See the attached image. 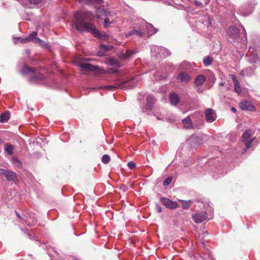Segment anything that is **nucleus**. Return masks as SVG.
Listing matches in <instances>:
<instances>
[{
    "mask_svg": "<svg viewBox=\"0 0 260 260\" xmlns=\"http://www.w3.org/2000/svg\"><path fill=\"white\" fill-rule=\"evenodd\" d=\"M127 81H121L119 83H116L113 85L103 86L101 88L106 89L107 90H114L118 88H124L123 86L126 84Z\"/></svg>",
    "mask_w": 260,
    "mask_h": 260,
    "instance_id": "obj_7",
    "label": "nucleus"
},
{
    "mask_svg": "<svg viewBox=\"0 0 260 260\" xmlns=\"http://www.w3.org/2000/svg\"><path fill=\"white\" fill-rule=\"evenodd\" d=\"M43 0H29V2L31 5H38L42 2Z\"/></svg>",
    "mask_w": 260,
    "mask_h": 260,
    "instance_id": "obj_33",
    "label": "nucleus"
},
{
    "mask_svg": "<svg viewBox=\"0 0 260 260\" xmlns=\"http://www.w3.org/2000/svg\"><path fill=\"white\" fill-rule=\"evenodd\" d=\"M103 0H85L87 5H90L93 4H101L103 3Z\"/></svg>",
    "mask_w": 260,
    "mask_h": 260,
    "instance_id": "obj_24",
    "label": "nucleus"
},
{
    "mask_svg": "<svg viewBox=\"0 0 260 260\" xmlns=\"http://www.w3.org/2000/svg\"><path fill=\"white\" fill-rule=\"evenodd\" d=\"M180 202L182 203V207L184 209H188L190 206V201H186L184 200H179Z\"/></svg>",
    "mask_w": 260,
    "mask_h": 260,
    "instance_id": "obj_27",
    "label": "nucleus"
},
{
    "mask_svg": "<svg viewBox=\"0 0 260 260\" xmlns=\"http://www.w3.org/2000/svg\"><path fill=\"white\" fill-rule=\"evenodd\" d=\"M228 34L230 39L236 40L238 38L239 34V30L236 26H231L228 30Z\"/></svg>",
    "mask_w": 260,
    "mask_h": 260,
    "instance_id": "obj_10",
    "label": "nucleus"
},
{
    "mask_svg": "<svg viewBox=\"0 0 260 260\" xmlns=\"http://www.w3.org/2000/svg\"><path fill=\"white\" fill-rule=\"evenodd\" d=\"M145 34V30L143 28V26L139 27L138 29H133L132 30L129 31L125 34L126 38H128L132 35H137L139 37H142Z\"/></svg>",
    "mask_w": 260,
    "mask_h": 260,
    "instance_id": "obj_9",
    "label": "nucleus"
},
{
    "mask_svg": "<svg viewBox=\"0 0 260 260\" xmlns=\"http://www.w3.org/2000/svg\"><path fill=\"white\" fill-rule=\"evenodd\" d=\"M240 107L243 110L254 111L255 107L254 105L248 101H243L240 103Z\"/></svg>",
    "mask_w": 260,
    "mask_h": 260,
    "instance_id": "obj_8",
    "label": "nucleus"
},
{
    "mask_svg": "<svg viewBox=\"0 0 260 260\" xmlns=\"http://www.w3.org/2000/svg\"><path fill=\"white\" fill-rule=\"evenodd\" d=\"M110 24V20L108 18L106 17L104 19V27H107Z\"/></svg>",
    "mask_w": 260,
    "mask_h": 260,
    "instance_id": "obj_38",
    "label": "nucleus"
},
{
    "mask_svg": "<svg viewBox=\"0 0 260 260\" xmlns=\"http://www.w3.org/2000/svg\"><path fill=\"white\" fill-rule=\"evenodd\" d=\"M15 212L18 218H19L21 220H25V221L26 219L22 217V216H21V215L18 212H17L16 211H15Z\"/></svg>",
    "mask_w": 260,
    "mask_h": 260,
    "instance_id": "obj_40",
    "label": "nucleus"
},
{
    "mask_svg": "<svg viewBox=\"0 0 260 260\" xmlns=\"http://www.w3.org/2000/svg\"><path fill=\"white\" fill-rule=\"evenodd\" d=\"M100 12H102V13H105V11L104 10V9H99L98 10V12H97V16H98V17H99V18H100V15L99 14V13H100Z\"/></svg>",
    "mask_w": 260,
    "mask_h": 260,
    "instance_id": "obj_43",
    "label": "nucleus"
},
{
    "mask_svg": "<svg viewBox=\"0 0 260 260\" xmlns=\"http://www.w3.org/2000/svg\"><path fill=\"white\" fill-rule=\"evenodd\" d=\"M109 64L111 66H115L116 67H119L120 65L119 63L116 60L114 59H110L109 60Z\"/></svg>",
    "mask_w": 260,
    "mask_h": 260,
    "instance_id": "obj_30",
    "label": "nucleus"
},
{
    "mask_svg": "<svg viewBox=\"0 0 260 260\" xmlns=\"http://www.w3.org/2000/svg\"><path fill=\"white\" fill-rule=\"evenodd\" d=\"M19 40H20V42L22 43H28L30 41L28 37H26V38H23V39H22L21 38H18Z\"/></svg>",
    "mask_w": 260,
    "mask_h": 260,
    "instance_id": "obj_37",
    "label": "nucleus"
},
{
    "mask_svg": "<svg viewBox=\"0 0 260 260\" xmlns=\"http://www.w3.org/2000/svg\"><path fill=\"white\" fill-rule=\"evenodd\" d=\"M182 123L185 128H190L192 126V121L189 117L183 119Z\"/></svg>",
    "mask_w": 260,
    "mask_h": 260,
    "instance_id": "obj_20",
    "label": "nucleus"
},
{
    "mask_svg": "<svg viewBox=\"0 0 260 260\" xmlns=\"http://www.w3.org/2000/svg\"><path fill=\"white\" fill-rule=\"evenodd\" d=\"M172 178L171 177H169L168 178H167L166 179H165L163 182V185L164 186H167L169 184H170L172 181Z\"/></svg>",
    "mask_w": 260,
    "mask_h": 260,
    "instance_id": "obj_34",
    "label": "nucleus"
},
{
    "mask_svg": "<svg viewBox=\"0 0 260 260\" xmlns=\"http://www.w3.org/2000/svg\"><path fill=\"white\" fill-rule=\"evenodd\" d=\"M169 100L172 105H176L179 103V98L177 93H173L170 95Z\"/></svg>",
    "mask_w": 260,
    "mask_h": 260,
    "instance_id": "obj_16",
    "label": "nucleus"
},
{
    "mask_svg": "<svg viewBox=\"0 0 260 260\" xmlns=\"http://www.w3.org/2000/svg\"><path fill=\"white\" fill-rule=\"evenodd\" d=\"M224 83H225L224 82H220L219 83V86H222L224 85Z\"/></svg>",
    "mask_w": 260,
    "mask_h": 260,
    "instance_id": "obj_48",
    "label": "nucleus"
},
{
    "mask_svg": "<svg viewBox=\"0 0 260 260\" xmlns=\"http://www.w3.org/2000/svg\"><path fill=\"white\" fill-rule=\"evenodd\" d=\"M35 69L34 68H29L28 67L25 66L22 69V72L24 74H29L30 73H33L35 71Z\"/></svg>",
    "mask_w": 260,
    "mask_h": 260,
    "instance_id": "obj_26",
    "label": "nucleus"
},
{
    "mask_svg": "<svg viewBox=\"0 0 260 260\" xmlns=\"http://www.w3.org/2000/svg\"><path fill=\"white\" fill-rule=\"evenodd\" d=\"M74 17L76 19L75 27L78 30L87 31L92 33L95 37H101L100 31L92 24L85 22L86 20H91L93 19V15L90 12H77Z\"/></svg>",
    "mask_w": 260,
    "mask_h": 260,
    "instance_id": "obj_1",
    "label": "nucleus"
},
{
    "mask_svg": "<svg viewBox=\"0 0 260 260\" xmlns=\"http://www.w3.org/2000/svg\"><path fill=\"white\" fill-rule=\"evenodd\" d=\"M3 143V140L1 138H0V145L2 144Z\"/></svg>",
    "mask_w": 260,
    "mask_h": 260,
    "instance_id": "obj_51",
    "label": "nucleus"
},
{
    "mask_svg": "<svg viewBox=\"0 0 260 260\" xmlns=\"http://www.w3.org/2000/svg\"><path fill=\"white\" fill-rule=\"evenodd\" d=\"M234 91L239 94L241 92V88L240 84V82L238 81L234 83Z\"/></svg>",
    "mask_w": 260,
    "mask_h": 260,
    "instance_id": "obj_23",
    "label": "nucleus"
},
{
    "mask_svg": "<svg viewBox=\"0 0 260 260\" xmlns=\"http://www.w3.org/2000/svg\"><path fill=\"white\" fill-rule=\"evenodd\" d=\"M110 160V157L109 155L105 154L103 156L102 160V162L105 164H108Z\"/></svg>",
    "mask_w": 260,
    "mask_h": 260,
    "instance_id": "obj_29",
    "label": "nucleus"
},
{
    "mask_svg": "<svg viewBox=\"0 0 260 260\" xmlns=\"http://www.w3.org/2000/svg\"><path fill=\"white\" fill-rule=\"evenodd\" d=\"M136 164L133 161H129L127 164V166L130 169H133L136 167Z\"/></svg>",
    "mask_w": 260,
    "mask_h": 260,
    "instance_id": "obj_36",
    "label": "nucleus"
},
{
    "mask_svg": "<svg viewBox=\"0 0 260 260\" xmlns=\"http://www.w3.org/2000/svg\"><path fill=\"white\" fill-rule=\"evenodd\" d=\"M160 201L167 208L170 209H175L178 207L176 202L172 201L166 198H161Z\"/></svg>",
    "mask_w": 260,
    "mask_h": 260,
    "instance_id": "obj_4",
    "label": "nucleus"
},
{
    "mask_svg": "<svg viewBox=\"0 0 260 260\" xmlns=\"http://www.w3.org/2000/svg\"><path fill=\"white\" fill-rule=\"evenodd\" d=\"M206 119L208 122H212L216 118V115L211 109H208L205 111Z\"/></svg>",
    "mask_w": 260,
    "mask_h": 260,
    "instance_id": "obj_11",
    "label": "nucleus"
},
{
    "mask_svg": "<svg viewBox=\"0 0 260 260\" xmlns=\"http://www.w3.org/2000/svg\"><path fill=\"white\" fill-rule=\"evenodd\" d=\"M11 161L14 165H15L16 167L18 168H20L22 166L21 161L17 157H12Z\"/></svg>",
    "mask_w": 260,
    "mask_h": 260,
    "instance_id": "obj_22",
    "label": "nucleus"
},
{
    "mask_svg": "<svg viewBox=\"0 0 260 260\" xmlns=\"http://www.w3.org/2000/svg\"><path fill=\"white\" fill-rule=\"evenodd\" d=\"M212 60V58L209 56L205 57L203 60L204 65L206 67L209 66L211 64Z\"/></svg>",
    "mask_w": 260,
    "mask_h": 260,
    "instance_id": "obj_25",
    "label": "nucleus"
},
{
    "mask_svg": "<svg viewBox=\"0 0 260 260\" xmlns=\"http://www.w3.org/2000/svg\"><path fill=\"white\" fill-rule=\"evenodd\" d=\"M230 77L233 79V83H235V82L238 81V80H237L236 77L234 75L231 74L230 75Z\"/></svg>",
    "mask_w": 260,
    "mask_h": 260,
    "instance_id": "obj_41",
    "label": "nucleus"
},
{
    "mask_svg": "<svg viewBox=\"0 0 260 260\" xmlns=\"http://www.w3.org/2000/svg\"><path fill=\"white\" fill-rule=\"evenodd\" d=\"M205 76L203 75H198L196 77V78L194 81V83L197 86H199L200 85H202L204 83V82H205Z\"/></svg>",
    "mask_w": 260,
    "mask_h": 260,
    "instance_id": "obj_17",
    "label": "nucleus"
},
{
    "mask_svg": "<svg viewBox=\"0 0 260 260\" xmlns=\"http://www.w3.org/2000/svg\"><path fill=\"white\" fill-rule=\"evenodd\" d=\"M37 32L36 31H33L29 35V36L28 37L30 41H32L34 40V39H36V40H40V39L38 38H37Z\"/></svg>",
    "mask_w": 260,
    "mask_h": 260,
    "instance_id": "obj_28",
    "label": "nucleus"
},
{
    "mask_svg": "<svg viewBox=\"0 0 260 260\" xmlns=\"http://www.w3.org/2000/svg\"><path fill=\"white\" fill-rule=\"evenodd\" d=\"M247 71H248V69H245V70H242V71L241 72L240 74H241V75H244L245 74H246V75H247Z\"/></svg>",
    "mask_w": 260,
    "mask_h": 260,
    "instance_id": "obj_44",
    "label": "nucleus"
},
{
    "mask_svg": "<svg viewBox=\"0 0 260 260\" xmlns=\"http://www.w3.org/2000/svg\"><path fill=\"white\" fill-rule=\"evenodd\" d=\"M209 0H207V1L205 2V4H206V5H207V4H209Z\"/></svg>",
    "mask_w": 260,
    "mask_h": 260,
    "instance_id": "obj_50",
    "label": "nucleus"
},
{
    "mask_svg": "<svg viewBox=\"0 0 260 260\" xmlns=\"http://www.w3.org/2000/svg\"><path fill=\"white\" fill-rule=\"evenodd\" d=\"M25 221L27 225L32 226L36 225L37 222V220L35 217V215L34 214H31L26 217Z\"/></svg>",
    "mask_w": 260,
    "mask_h": 260,
    "instance_id": "obj_14",
    "label": "nucleus"
},
{
    "mask_svg": "<svg viewBox=\"0 0 260 260\" xmlns=\"http://www.w3.org/2000/svg\"><path fill=\"white\" fill-rule=\"evenodd\" d=\"M112 46L109 45H106L104 44H102L100 45V48L102 50H104L106 51L109 50L110 49V48H111Z\"/></svg>",
    "mask_w": 260,
    "mask_h": 260,
    "instance_id": "obj_35",
    "label": "nucleus"
},
{
    "mask_svg": "<svg viewBox=\"0 0 260 260\" xmlns=\"http://www.w3.org/2000/svg\"><path fill=\"white\" fill-rule=\"evenodd\" d=\"M155 102L154 97L152 95H149L147 98V103L146 105V109L149 111L152 109V107Z\"/></svg>",
    "mask_w": 260,
    "mask_h": 260,
    "instance_id": "obj_15",
    "label": "nucleus"
},
{
    "mask_svg": "<svg viewBox=\"0 0 260 260\" xmlns=\"http://www.w3.org/2000/svg\"><path fill=\"white\" fill-rule=\"evenodd\" d=\"M10 118V112L6 111L0 114V122H5Z\"/></svg>",
    "mask_w": 260,
    "mask_h": 260,
    "instance_id": "obj_19",
    "label": "nucleus"
},
{
    "mask_svg": "<svg viewBox=\"0 0 260 260\" xmlns=\"http://www.w3.org/2000/svg\"><path fill=\"white\" fill-rule=\"evenodd\" d=\"M136 53V52L134 50H128L126 51V54L125 58H128L131 56L133 54Z\"/></svg>",
    "mask_w": 260,
    "mask_h": 260,
    "instance_id": "obj_32",
    "label": "nucleus"
},
{
    "mask_svg": "<svg viewBox=\"0 0 260 260\" xmlns=\"http://www.w3.org/2000/svg\"><path fill=\"white\" fill-rule=\"evenodd\" d=\"M206 215V212L199 211L192 215V219L196 223H201L207 219Z\"/></svg>",
    "mask_w": 260,
    "mask_h": 260,
    "instance_id": "obj_6",
    "label": "nucleus"
},
{
    "mask_svg": "<svg viewBox=\"0 0 260 260\" xmlns=\"http://www.w3.org/2000/svg\"><path fill=\"white\" fill-rule=\"evenodd\" d=\"M205 19L206 20V23L204 24L208 28L209 26H211L212 24V20L208 16H206Z\"/></svg>",
    "mask_w": 260,
    "mask_h": 260,
    "instance_id": "obj_31",
    "label": "nucleus"
},
{
    "mask_svg": "<svg viewBox=\"0 0 260 260\" xmlns=\"http://www.w3.org/2000/svg\"><path fill=\"white\" fill-rule=\"evenodd\" d=\"M258 56H257V54H254L252 55V59H251L250 60V61L251 62H256L257 60H258Z\"/></svg>",
    "mask_w": 260,
    "mask_h": 260,
    "instance_id": "obj_39",
    "label": "nucleus"
},
{
    "mask_svg": "<svg viewBox=\"0 0 260 260\" xmlns=\"http://www.w3.org/2000/svg\"><path fill=\"white\" fill-rule=\"evenodd\" d=\"M143 28L145 30V33L148 35H152L156 32V30L153 26V25L150 23H146V22H143Z\"/></svg>",
    "mask_w": 260,
    "mask_h": 260,
    "instance_id": "obj_12",
    "label": "nucleus"
},
{
    "mask_svg": "<svg viewBox=\"0 0 260 260\" xmlns=\"http://www.w3.org/2000/svg\"><path fill=\"white\" fill-rule=\"evenodd\" d=\"M0 175L4 176L9 181L15 182L17 179V174L8 170L0 169Z\"/></svg>",
    "mask_w": 260,
    "mask_h": 260,
    "instance_id": "obj_3",
    "label": "nucleus"
},
{
    "mask_svg": "<svg viewBox=\"0 0 260 260\" xmlns=\"http://www.w3.org/2000/svg\"><path fill=\"white\" fill-rule=\"evenodd\" d=\"M194 4L197 6H200L201 5V3L200 2H199L198 1H195L194 2Z\"/></svg>",
    "mask_w": 260,
    "mask_h": 260,
    "instance_id": "obj_45",
    "label": "nucleus"
},
{
    "mask_svg": "<svg viewBox=\"0 0 260 260\" xmlns=\"http://www.w3.org/2000/svg\"><path fill=\"white\" fill-rule=\"evenodd\" d=\"M191 79V76L184 72H180L176 78L177 81L179 83H187L189 82Z\"/></svg>",
    "mask_w": 260,
    "mask_h": 260,
    "instance_id": "obj_5",
    "label": "nucleus"
},
{
    "mask_svg": "<svg viewBox=\"0 0 260 260\" xmlns=\"http://www.w3.org/2000/svg\"><path fill=\"white\" fill-rule=\"evenodd\" d=\"M156 208L157 211L159 213H160V212H161L162 211V208H161V207L160 206V205H158V204H156Z\"/></svg>",
    "mask_w": 260,
    "mask_h": 260,
    "instance_id": "obj_42",
    "label": "nucleus"
},
{
    "mask_svg": "<svg viewBox=\"0 0 260 260\" xmlns=\"http://www.w3.org/2000/svg\"><path fill=\"white\" fill-rule=\"evenodd\" d=\"M232 110L234 112H236V108H234V107H233V108H232Z\"/></svg>",
    "mask_w": 260,
    "mask_h": 260,
    "instance_id": "obj_49",
    "label": "nucleus"
},
{
    "mask_svg": "<svg viewBox=\"0 0 260 260\" xmlns=\"http://www.w3.org/2000/svg\"><path fill=\"white\" fill-rule=\"evenodd\" d=\"M82 70L89 71H95L96 70V67L92 66L88 63H81L77 64Z\"/></svg>",
    "mask_w": 260,
    "mask_h": 260,
    "instance_id": "obj_13",
    "label": "nucleus"
},
{
    "mask_svg": "<svg viewBox=\"0 0 260 260\" xmlns=\"http://www.w3.org/2000/svg\"><path fill=\"white\" fill-rule=\"evenodd\" d=\"M156 48L159 51V53H161L164 57L168 56L171 54L169 50L165 48L157 47Z\"/></svg>",
    "mask_w": 260,
    "mask_h": 260,
    "instance_id": "obj_18",
    "label": "nucleus"
},
{
    "mask_svg": "<svg viewBox=\"0 0 260 260\" xmlns=\"http://www.w3.org/2000/svg\"><path fill=\"white\" fill-rule=\"evenodd\" d=\"M199 139V137H194V136H192L190 138L191 140H194V139Z\"/></svg>",
    "mask_w": 260,
    "mask_h": 260,
    "instance_id": "obj_46",
    "label": "nucleus"
},
{
    "mask_svg": "<svg viewBox=\"0 0 260 260\" xmlns=\"http://www.w3.org/2000/svg\"><path fill=\"white\" fill-rule=\"evenodd\" d=\"M14 146L10 145L8 143H6L5 145V150L9 155H12L14 150Z\"/></svg>",
    "mask_w": 260,
    "mask_h": 260,
    "instance_id": "obj_21",
    "label": "nucleus"
},
{
    "mask_svg": "<svg viewBox=\"0 0 260 260\" xmlns=\"http://www.w3.org/2000/svg\"><path fill=\"white\" fill-rule=\"evenodd\" d=\"M250 131L249 129L246 130L242 136V142L245 144L246 147L243 149L242 153H245L246 150L251 147V144L253 143L254 138H250L251 135L250 134Z\"/></svg>",
    "mask_w": 260,
    "mask_h": 260,
    "instance_id": "obj_2",
    "label": "nucleus"
},
{
    "mask_svg": "<svg viewBox=\"0 0 260 260\" xmlns=\"http://www.w3.org/2000/svg\"><path fill=\"white\" fill-rule=\"evenodd\" d=\"M41 76H42V75H39V77H38L37 78H41Z\"/></svg>",
    "mask_w": 260,
    "mask_h": 260,
    "instance_id": "obj_52",
    "label": "nucleus"
},
{
    "mask_svg": "<svg viewBox=\"0 0 260 260\" xmlns=\"http://www.w3.org/2000/svg\"><path fill=\"white\" fill-rule=\"evenodd\" d=\"M251 13V11H249L248 13H242V14L243 15H249V14H250Z\"/></svg>",
    "mask_w": 260,
    "mask_h": 260,
    "instance_id": "obj_47",
    "label": "nucleus"
}]
</instances>
